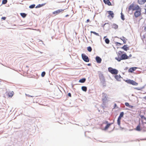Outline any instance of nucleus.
Listing matches in <instances>:
<instances>
[{"instance_id": "f257e3e1", "label": "nucleus", "mask_w": 146, "mask_h": 146, "mask_svg": "<svg viewBox=\"0 0 146 146\" xmlns=\"http://www.w3.org/2000/svg\"><path fill=\"white\" fill-rule=\"evenodd\" d=\"M135 129L137 131H141L142 132H145L146 131V127L144 124H141L140 125V122L139 124L137 126Z\"/></svg>"}, {"instance_id": "f03ea898", "label": "nucleus", "mask_w": 146, "mask_h": 146, "mask_svg": "<svg viewBox=\"0 0 146 146\" xmlns=\"http://www.w3.org/2000/svg\"><path fill=\"white\" fill-rule=\"evenodd\" d=\"M119 56L115 58V59L117 60L118 62H120L122 60H125L128 59V56L126 53H124L119 55Z\"/></svg>"}, {"instance_id": "7ed1b4c3", "label": "nucleus", "mask_w": 146, "mask_h": 146, "mask_svg": "<svg viewBox=\"0 0 146 146\" xmlns=\"http://www.w3.org/2000/svg\"><path fill=\"white\" fill-rule=\"evenodd\" d=\"M108 71L112 74H117L118 72V70L111 67L108 68Z\"/></svg>"}, {"instance_id": "20e7f679", "label": "nucleus", "mask_w": 146, "mask_h": 146, "mask_svg": "<svg viewBox=\"0 0 146 146\" xmlns=\"http://www.w3.org/2000/svg\"><path fill=\"white\" fill-rule=\"evenodd\" d=\"M125 82L128 84H132L133 85L137 86L138 84V83H137L134 80L130 79L126 80Z\"/></svg>"}, {"instance_id": "39448f33", "label": "nucleus", "mask_w": 146, "mask_h": 146, "mask_svg": "<svg viewBox=\"0 0 146 146\" xmlns=\"http://www.w3.org/2000/svg\"><path fill=\"white\" fill-rule=\"evenodd\" d=\"M134 7V4L133 3L131 4L129 7L127 11H128V13L131 14L132 13V11H134L133 9Z\"/></svg>"}, {"instance_id": "423d86ee", "label": "nucleus", "mask_w": 146, "mask_h": 146, "mask_svg": "<svg viewBox=\"0 0 146 146\" xmlns=\"http://www.w3.org/2000/svg\"><path fill=\"white\" fill-rule=\"evenodd\" d=\"M82 59L85 62H88L89 61V58L84 53L82 54Z\"/></svg>"}, {"instance_id": "0eeeda50", "label": "nucleus", "mask_w": 146, "mask_h": 146, "mask_svg": "<svg viewBox=\"0 0 146 146\" xmlns=\"http://www.w3.org/2000/svg\"><path fill=\"white\" fill-rule=\"evenodd\" d=\"M140 117L141 118L142 124H144V125L146 124V117L143 115H141Z\"/></svg>"}, {"instance_id": "6e6552de", "label": "nucleus", "mask_w": 146, "mask_h": 146, "mask_svg": "<svg viewBox=\"0 0 146 146\" xmlns=\"http://www.w3.org/2000/svg\"><path fill=\"white\" fill-rule=\"evenodd\" d=\"M65 9H58L57 10L54 11L52 12V14H53L57 15L59 14L61 12L64 11Z\"/></svg>"}, {"instance_id": "1a4fd4ad", "label": "nucleus", "mask_w": 146, "mask_h": 146, "mask_svg": "<svg viewBox=\"0 0 146 146\" xmlns=\"http://www.w3.org/2000/svg\"><path fill=\"white\" fill-rule=\"evenodd\" d=\"M107 94L105 93H103L102 100L104 103L107 100Z\"/></svg>"}, {"instance_id": "9d476101", "label": "nucleus", "mask_w": 146, "mask_h": 146, "mask_svg": "<svg viewBox=\"0 0 146 146\" xmlns=\"http://www.w3.org/2000/svg\"><path fill=\"white\" fill-rule=\"evenodd\" d=\"M98 75L100 80H101L105 78L103 74L101 71H99L98 72Z\"/></svg>"}, {"instance_id": "9b49d317", "label": "nucleus", "mask_w": 146, "mask_h": 146, "mask_svg": "<svg viewBox=\"0 0 146 146\" xmlns=\"http://www.w3.org/2000/svg\"><path fill=\"white\" fill-rule=\"evenodd\" d=\"M114 122V120H113V122L112 123H108L107 124H106V125L105 127L102 130L104 131L107 130L109 128L110 126Z\"/></svg>"}, {"instance_id": "f8f14e48", "label": "nucleus", "mask_w": 146, "mask_h": 146, "mask_svg": "<svg viewBox=\"0 0 146 146\" xmlns=\"http://www.w3.org/2000/svg\"><path fill=\"white\" fill-rule=\"evenodd\" d=\"M98 64H100L101 62L102 59L99 56H97L95 58Z\"/></svg>"}, {"instance_id": "ddd939ff", "label": "nucleus", "mask_w": 146, "mask_h": 146, "mask_svg": "<svg viewBox=\"0 0 146 146\" xmlns=\"http://www.w3.org/2000/svg\"><path fill=\"white\" fill-rule=\"evenodd\" d=\"M103 1L106 5H107L108 6L112 5L109 0H103Z\"/></svg>"}, {"instance_id": "4468645a", "label": "nucleus", "mask_w": 146, "mask_h": 146, "mask_svg": "<svg viewBox=\"0 0 146 146\" xmlns=\"http://www.w3.org/2000/svg\"><path fill=\"white\" fill-rule=\"evenodd\" d=\"M137 68L136 67H132L129 68L128 70V72L130 73H132L133 71L135 70Z\"/></svg>"}, {"instance_id": "2eb2a0df", "label": "nucleus", "mask_w": 146, "mask_h": 146, "mask_svg": "<svg viewBox=\"0 0 146 146\" xmlns=\"http://www.w3.org/2000/svg\"><path fill=\"white\" fill-rule=\"evenodd\" d=\"M128 45H124L123 46L121 47V48L125 51H127L129 49V47L127 46Z\"/></svg>"}, {"instance_id": "dca6fc26", "label": "nucleus", "mask_w": 146, "mask_h": 146, "mask_svg": "<svg viewBox=\"0 0 146 146\" xmlns=\"http://www.w3.org/2000/svg\"><path fill=\"white\" fill-rule=\"evenodd\" d=\"M103 86H106V83L105 78L100 80Z\"/></svg>"}, {"instance_id": "f3484780", "label": "nucleus", "mask_w": 146, "mask_h": 146, "mask_svg": "<svg viewBox=\"0 0 146 146\" xmlns=\"http://www.w3.org/2000/svg\"><path fill=\"white\" fill-rule=\"evenodd\" d=\"M141 14L140 11H136L134 13V16L135 17H139Z\"/></svg>"}, {"instance_id": "a211bd4d", "label": "nucleus", "mask_w": 146, "mask_h": 146, "mask_svg": "<svg viewBox=\"0 0 146 146\" xmlns=\"http://www.w3.org/2000/svg\"><path fill=\"white\" fill-rule=\"evenodd\" d=\"M108 12L109 15L108 16H110L112 18H113L114 14L113 11H108Z\"/></svg>"}, {"instance_id": "6ab92c4d", "label": "nucleus", "mask_w": 146, "mask_h": 146, "mask_svg": "<svg viewBox=\"0 0 146 146\" xmlns=\"http://www.w3.org/2000/svg\"><path fill=\"white\" fill-rule=\"evenodd\" d=\"M114 77L117 81H121L120 78H121V77L120 75H118L116 74L115 76Z\"/></svg>"}, {"instance_id": "aec40b11", "label": "nucleus", "mask_w": 146, "mask_h": 146, "mask_svg": "<svg viewBox=\"0 0 146 146\" xmlns=\"http://www.w3.org/2000/svg\"><path fill=\"white\" fill-rule=\"evenodd\" d=\"M146 2V0H138V3L140 5H143Z\"/></svg>"}, {"instance_id": "412c9836", "label": "nucleus", "mask_w": 146, "mask_h": 146, "mask_svg": "<svg viewBox=\"0 0 146 146\" xmlns=\"http://www.w3.org/2000/svg\"><path fill=\"white\" fill-rule=\"evenodd\" d=\"M134 11H139V9L140 10V8L137 5H136L135 6H134V9H133Z\"/></svg>"}, {"instance_id": "4be33fe9", "label": "nucleus", "mask_w": 146, "mask_h": 146, "mask_svg": "<svg viewBox=\"0 0 146 146\" xmlns=\"http://www.w3.org/2000/svg\"><path fill=\"white\" fill-rule=\"evenodd\" d=\"M86 80V79L85 78H82L79 80V82L81 83H84L85 82Z\"/></svg>"}, {"instance_id": "5701e85b", "label": "nucleus", "mask_w": 146, "mask_h": 146, "mask_svg": "<svg viewBox=\"0 0 146 146\" xmlns=\"http://www.w3.org/2000/svg\"><path fill=\"white\" fill-rule=\"evenodd\" d=\"M46 3H42V4H39L38 5H37L36 7V8H37L41 7L44 6L45 4Z\"/></svg>"}, {"instance_id": "b1692460", "label": "nucleus", "mask_w": 146, "mask_h": 146, "mask_svg": "<svg viewBox=\"0 0 146 146\" xmlns=\"http://www.w3.org/2000/svg\"><path fill=\"white\" fill-rule=\"evenodd\" d=\"M106 37V36H104V39H105V41L106 43L107 44H108L109 43L110 41L108 38H105Z\"/></svg>"}, {"instance_id": "393cba45", "label": "nucleus", "mask_w": 146, "mask_h": 146, "mask_svg": "<svg viewBox=\"0 0 146 146\" xmlns=\"http://www.w3.org/2000/svg\"><path fill=\"white\" fill-rule=\"evenodd\" d=\"M118 25L115 23H113L112 25V28L117 29L118 28Z\"/></svg>"}, {"instance_id": "a878e982", "label": "nucleus", "mask_w": 146, "mask_h": 146, "mask_svg": "<svg viewBox=\"0 0 146 146\" xmlns=\"http://www.w3.org/2000/svg\"><path fill=\"white\" fill-rule=\"evenodd\" d=\"M87 87L85 86H82L81 87L82 90L85 92H86L87 91Z\"/></svg>"}, {"instance_id": "bb28decb", "label": "nucleus", "mask_w": 146, "mask_h": 146, "mask_svg": "<svg viewBox=\"0 0 146 146\" xmlns=\"http://www.w3.org/2000/svg\"><path fill=\"white\" fill-rule=\"evenodd\" d=\"M125 53L124 51H119L118 52H117L118 56H119V55L122 54H123Z\"/></svg>"}, {"instance_id": "cd10ccee", "label": "nucleus", "mask_w": 146, "mask_h": 146, "mask_svg": "<svg viewBox=\"0 0 146 146\" xmlns=\"http://www.w3.org/2000/svg\"><path fill=\"white\" fill-rule=\"evenodd\" d=\"M21 16L23 18H25L27 15V14L25 13H20Z\"/></svg>"}, {"instance_id": "c85d7f7f", "label": "nucleus", "mask_w": 146, "mask_h": 146, "mask_svg": "<svg viewBox=\"0 0 146 146\" xmlns=\"http://www.w3.org/2000/svg\"><path fill=\"white\" fill-rule=\"evenodd\" d=\"M121 19L123 20L124 21L125 20V18L124 17V16L123 15V14L121 12Z\"/></svg>"}, {"instance_id": "c756f323", "label": "nucleus", "mask_w": 146, "mask_h": 146, "mask_svg": "<svg viewBox=\"0 0 146 146\" xmlns=\"http://www.w3.org/2000/svg\"><path fill=\"white\" fill-rule=\"evenodd\" d=\"M14 92L13 91L8 93V96L9 97H11L13 95Z\"/></svg>"}, {"instance_id": "7c9ffc66", "label": "nucleus", "mask_w": 146, "mask_h": 146, "mask_svg": "<svg viewBox=\"0 0 146 146\" xmlns=\"http://www.w3.org/2000/svg\"><path fill=\"white\" fill-rule=\"evenodd\" d=\"M90 33H91V35H92V33H93L96 36H99V34L96 32L95 31H91Z\"/></svg>"}, {"instance_id": "2f4dec72", "label": "nucleus", "mask_w": 146, "mask_h": 146, "mask_svg": "<svg viewBox=\"0 0 146 146\" xmlns=\"http://www.w3.org/2000/svg\"><path fill=\"white\" fill-rule=\"evenodd\" d=\"M142 34V33H141L140 34V35L141 36V39H142V40L144 42V40L145 39V35L143 34V35L142 36H141Z\"/></svg>"}, {"instance_id": "473e14b6", "label": "nucleus", "mask_w": 146, "mask_h": 146, "mask_svg": "<svg viewBox=\"0 0 146 146\" xmlns=\"http://www.w3.org/2000/svg\"><path fill=\"white\" fill-rule=\"evenodd\" d=\"M87 49L89 52H91L92 50V48L90 46L87 47Z\"/></svg>"}, {"instance_id": "72a5a7b5", "label": "nucleus", "mask_w": 146, "mask_h": 146, "mask_svg": "<svg viewBox=\"0 0 146 146\" xmlns=\"http://www.w3.org/2000/svg\"><path fill=\"white\" fill-rule=\"evenodd\" d=\"M35 6V4H33L31 5L30 6H29V8L30 9H33L34 8Z\"/></svg>"}, {"instance_id": "f704fd0d", "label": "nucleus", "mask_w": 146, "mask_h": 146, "mask_svg": "<svg viewBox=\"0 0 146 146\" xmlns=\"http://www.w3.org/2000/svg\"><path fill=\"white\" fill-rule=\"evenodd\" d=\"M7 0H3L2 2V4L5 5L7 3Z\"/></svg>"}, {"instance_id": "c9c22d12", "label": "nucleus", "mask_w": 146, "mask_h": 146, "mask_svg": "<svg viewBox=\"0 0 146 146\" xmlns=\"http://www.w3.org/2000/svg\"><path fill=\"white\" fill-rule=\"evenodd\" d=\"M124 114V112L123 111H122V112H120V115L119 116L120 117H121L122 118L123 117Z\"/></svg>"}, {"instance_id": "e433bc0d", "label": "nucleus", "mask_w": 146, "mask_h": 146, "mask_svg": "<svg viewBox=\"0 0 146 146\" xmlns=\"http://www.w3.org/2000/svg\"><path fill=\"white\" fill-rule=\"evenodd\" d=\"M115 37L118 38V37L117 36H116ZM119 38H120L121 40L122 41L125 39H126V40H127V39L125 37H124L123 36H122V37Z\"/></svg>"}, {"instance_id": "4c0bfd02", "label": "nucleus", "mask_w": 146, "mask_h": 146, "mask_svg": "<svg viewBox=\"0 0 146 146\" xmlns=\"http://www.w3.org/2000/svg\"><path fill=\"white\" fill-rule=\"evenodd\" d=\"M143 87H136L134 88V89L137 90H141L143 88Z\"/></svg>"}, {"instance_id": "58836bf2", "label": "nucleus", "mask_w": 146, "mask_h": 146, "mask_svg": "<svg viewBox=\"0 0 146 146\" xmlns=\"http://www.w3.org/2000/svg\"><path fill=\"white\" fill-rule=\"evenodd\" d=\"M46 74V72L44 71L42 72L41 74V76L42 77H44Z\"/></svg>"}, {"instance_id": "ea45409f", "label": "nucleus", "mask_w": 146, "mask_h": 146, "mask_svg": "<svg viewBox=\"0 0 146 146\" xmlns=\"http://www.w3.org/2000/svg\"><path fill=\"white\" fill-rule=\"evenodd\" d=\"M115 44L117 46H118L119 44V45H121L122 44H121V43L118 42H115Z\"/></svg>"}, {"instance_id": "a19ab883", "label": "nucleus", "mask_w": 146, "mask_h": 146, "mask_svg": "<svg viewBox=\"0 0 146 146\" xmlns=\"http://www.w3.org/2000/svg\"><path fill=\"white\" fill-rule=\"evenodd\" d=\"M125 105L126 106L129 107V104L128 102H125Z\"/></svg>"}, {"instance_id": "79ce46f5", "label": "nucleus", "mask_w": 146, "mask_h": 146, "mask_svg": "<svg viewBox=\"0 0 146 146\" xmlns=\"http://www.w3.org/2000/svg\"><path fill=\"white\" fill-rule=\"evenodd\" d=\"M121 123V121L117 120V124L119 126H120Z\"/></svg>"}, {"instance_id": "37998d69", "label": "nucleus", "mask_w": 146, "mask_h": 146, "mask_svg": "<svg viewBox=\"0 0 146 146\" xmlns=\"http://www.w3.org/2000/svg\"><path fill=\"white\" fill-rule=\"evenodd\" d=\"M106 24H108L109 25H110L109 23H105L102 26V27H103V28H104L105 25Z\"/></svg>"}, {"instance_id": "c03bdc74", "label": "nucleus", "mask_w": 146, "mask_h": 146, "mask_svg": "<svg viewBox=\"0 0 146 146\" xmlns=\"http://www.w3.org/2000/svg\"><path fill=\"white\" fill-rule=\"evenodd\" d=\"M6 17H1V19L5 20L6 19Z\"/></svg>"}, {"instance_id": "a18cd8bd", "label": "nucleus", "mask_w": 146, "mask_h": 146, "mask_svg": "<svg viewBox=\"0 0 146 146\" xmlns=\"http://www.w3.org/2000/svg\"><path fill=\"white\" fill-rule=\"evenodd\" d=\"M25 95H26V96H28L29 97H33V96L30 95H29V94H25Z\"/></svg>"}, {"instance_id": "49530a36", "label": "nucleus", "mask_w": 146, "mask_h": 146, "mask_svg": "<svg viewBox=\"0 0 146 146\" xmlns=\"http://www.w3.org/2000/svg\"><path fill=\"white\" fill-rule=\"evenodd\" d=\"M68 96L70 97H71V94L70 93H68Z\"/></svg>"}, {"instance_id": "de8ad7c7", "label": "nucleus", "mask_w": 146, "mask_h": 146, "mask_svg": "<svg viewBox=\"0 0 146 146\" xmlns=\"http://www.w3.org/2000/svg\"><path fill=\"white\" fill-rule=\"evenodd\" d=\"M121 117L119 116L117 118V120L121 121Z\"/></svg>"}, {"instance_id": "09e8293b", "label": "nucleus", "mask_w": 146, "mask_h": 146, "mask_svg": "<svg viewBox=\"0 0 146 146\" xmlns=\"http://www.w3.org/2000/svg\"><path fill=\"white\" fill-rule=\"evenodd\" d=\"M128 107L131 108H133L134 106H132L129 105Z\"/></svg>"}, {"instance_id": "8fccbe9b", "label": "nucleus", "mask_w": 146, "mask_h": 146, "mask_svg": "<svg viewBox=\"0 0 146 146\" xmlns=\"http://www.w3.org/2000/svg\"><path fill=\"white\" fill-rule=\"evenodd\" d=\"M126 39H125L123 40V43L125 44L126 43Z\"/></svg>"}, {"instance_id": "3c124183", "label": "nucleus", "mask_w": 146, "mask_h": 146, "mask_svg": "<svg viewBox=\"0 0 146 146\" xmlns=\"http://www.w3.org/2000/svg\"><path fill=\"white\" fill-rule=\"evenodd\" d=\"M131 56L132 55L131 54H129L128 56V59H129V58L131 57Z\"/></svg>"}, {"instance_id": "603ef678", "label": "nucleus", "mask_w": 146, "mask_h": 146, "mask_svg": "<svg viewBox=\"0 0 146 146\" xmlns=\"http://www.w3.org/2000/svg\"><path fill=\"white\" fill-rule=\"evenodd\" d=\"M90 21V20L89 19H87L86 20V23H87L89 22Z\"/></svg>"}, {"instance_id": "864d4df0", "label": "nucleus", "mask_w": 146, "mask_h": 146, "mask_svg": "<svg viewBox=\"0 0 146 146\" xmlns=\"http://www.w3.org/2000/svg\"><path fill=\"white\" fill-rule=\"evenodd\" d=\"M117 106L116 104L115 103L114 105V108H115V107Z\"/></svg>"}, {"instance_id": "5fc2aeb1", "label": "nucleus", "mask_w": 146, "mask_h": 146, "mask_svg": "<svg viewBox=\"0 0 146 146\" xmlns=\"http://www.w3.org/2000/svg\"><path fill=\"white\" fill-rule=\"evenodd\" d=\"M128 68L127 67H126L124 68V70H127L128 69Z\"/></svg>"}, {"instance_id": "6e6d98bb", "label": "nucleus", "mask_w": 146, "mask_h": 146, "mask_svg": "<svg viewBox=\"0 0 146 146\" xmlns=\"http://www.w3.org/2000/svg\"><path fill=\"white\" fill-rule=\"evenodd\" d=\"M87 65L88 66H91L92 64L91 63H89V64H88Z\"/></svg>"}, {"instance_id": "4d7b16f0", "label": "nucleus", "mask_w": 146, "mask_h": 146, "mask_svg": "<svg viewBox=\"0 0 146 146\" xmlns=\"http://www.w3.org/2000/svg\"><path fill=\"white\" fill-rule=\"evenodd\" d=\"M105 123L106 124H107L108 123H108V121H106L105 122Z\"/></svg>"}, {"instance_id": "13d9d810", "label": "nucleus", "mask_w": 146, "mask_h": 146, "mask_svg": "<svg viewBox=\"0 0 146 146\" xmlns=\"http://www.w3.org/2000/svg\"><path fill=\"white\" fill-rule=\"evenodd\" d=\"M144 9H145V13L146 14V8H145Z\"/></svg>"}, {"instance_id": "bf43d9fd", "label": "nucleus", "mask_w": 146, "mask_h": 146, "mask_svg": "<svg viewBox=\"0 0 146 146\" xmlns=\"http://www.w3.org/2000/svg\"><path fill=\"white\" fill-rule=\"evenodd\" d=\"M69 16V15H66L65 16V17H68Z\"/></svg>"}, {"instance_id": "052dcab7", "label": "nucleus", "mask_w": 146, "mask_h": 146, "mask_svg": "<svg viewBox=\"0 0 146 146\" xmlns=\"http://www.w3.org/2000/svg\"><path fill=\"white\" fill-rule=\"evenodd\" d=\"M144 30L146 31V26L144 27Z\"/></svg>"}, {"instance_id": "680f3d73", "label": "nucleus", "mask_w": 146, "mask_h": 146, "mask_svg": "<svg viewBox=\"0 0 146 146\" xmlns=\"http://www.w3.org/2000/svg\"><path fill=\"white\" fill-rule=\"evenodd\" d=\"M38 52H39L40 53H43V52H40V51H38Z\"/></svg>"}, {"instance_id": "e2e57ef3", "label": "nucleus", "mask_w": 146, "mask_h": 146, "mask_svg": "<svg viewBox=\"0 0 146 146\" xmlns=\"http://www.w3.org/2000/svg\"><path fill=\"white\" fill-rule=\"evenodd\" d=\"M141 140H146V139L145 138V139H141Z\"/></svg>"}, {"instance_id": "0e129e2a", "label": "nucleus", "mask_w": 146, "mask_h": 146, "mask_svg": "<svg viewBox=\"0 0 146 146\" xmlns=\"http://www.w3.org/2000/svg\"><path fill=\"white\" fill-rule=\"evenodd\" d=\"M144 98L145 100H146V96H145L144 97Z\"/></svg>"}, {"instance_id": "69168bd1", "label": "nucleus", "mask_w": 146, "mask_h": 146, "mask_svg": "<svg viewBox=\"0 0 146 146\" xmlns=\"http://www.w3.org/2000/svg\"><path fill=\"white\" fill-rule=\"evenodd\" d=\"M26 68H29V66H26Z\"/></svg>"}, {"instance_id": "338daca9", "label": "nucleus", "mask_w": 146, "mask_h": 146, "mask_svg": "<svg viewBox=\"0 0 146 146\" xmlns=\"http://www.w3.org/2000/svg\"><path fill=\"white\" fill-rule=\"evenodd\" d=\"M145 42H146V39H145Z\"/></svg>"}, {"instance_id": "774afa93", "label": "nucleus", "mask_w": 146, "mask_h": 146, "mask_svg": "<svg viewBox=\"0 0 146 146\" xmlns=\"http://www.w3.org/2000/svg\"><path fill=\"white\" fill-rule=\"evenodd\" d=\"M145 7H146V5H145Z\"/></svg>"}]
</instances>
